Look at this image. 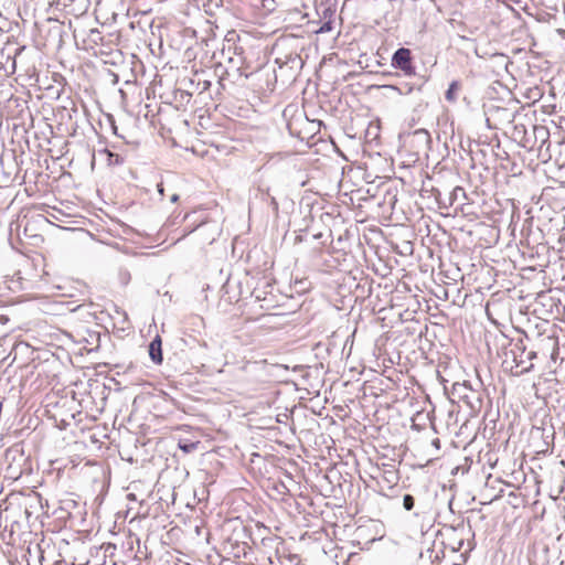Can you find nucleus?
I'll list each match as a JSON object with an SVG mask.
<instances>
[{"instance_id": "a211bd4d", "label": "nucleus", "mask_w": 565, "mask_h": 565, "mask_svg": "<svg viewBox=\"0 0 565 565\" xmlns=\"http://www.w3.org/2000/svg\"><path fill=\"white\" fill-rule=\"evenodd\" d=\"M327 12H329V14H332V11H330L329 9H326L324 14H326Z\"/></svg>"}, {"instance_id": "f03ea898", "label": "nucleus", "mask_w": 565, "mask_h": 565, "mask_svg": "<svg viewBox=\"0 0 565 565\" xmlns=\"http://www.w3.org/2000/svg\"><path fill=\"white\" fill-rule=\"evenodd\" d=\"M332 391H323V396L320 394L321 391H306V396H300L303 401L305 407L310 409L313 414L321 415L324 405L328 403L327 393Z\"/></svg>"}, {"instance_id": "9b49d317", "label": "nucleus", "mask_w": 565, "mask_h": 565, "mask_svg": "<svg viewBox=\"0 0 565 565\" xmlns=\"http://www.w3.org/2000/svg\"><path fill=\"white\" fill-rule=\"evenodd\" d=\"M415 507V498L412 494H404L403 497V508L406 511H412Z\"/></svg>"}, {"instance_id": "7ed1b4c3", "label": "nucleus", "mask_w": 565, "mask_h": 565, "mask_svg": "<svg viewBox=\"0 0 565 565\" xmlns=\"http://www.w3.org/2000/svg\"><path fill=\"white\" fill-rule=\"evenodd\" d=\"M147 392L141 398L158 412H169V405H174V399L166 391Z\"/></svg>"}, {"instance_id": "9d476101", "label": "nucleus", "mask_w": 565, "mask_h": 565, "mask_svg": "<svg viewBox=\"0 0 565 565\" xmlns=\"http://www.w3.org/2000/svg\"><path fill=\"white\" fill-rule=\"evenodd\" d=\"M63 393H65V395H62L61 396V402H62V406L65 407L67 406L70 403H74L75 399H76V396H77V393L75 390H72V391H62ZM56 405L60 404V401H56L55 402Z\"/></svg>"}, {"instance_id": "0eeeda50", "label": "nucleus", "mask_w": 565, "mask_h": 565, "mask_svg": "<svg viewBox=\"0 0 565 565\" xmlns=\"http://www.w3.org/2000/svg\"><path fill=\"white\" fill-rule=\"evenodd\" d=\"M461 89V83L458 81H454L450 83L448 89L446 90L445 97L447 102L455 103L458 98V93Z\"/></svg>"}, {"instance_id": "1a4fd4ad", "label": "nucleus", "mask_w": 565, "mask_h": 565, "mask_svg": "<svg viewBox=\"0 0 565 565\" xmlns=\"http://www.w3.org/2000/svg\"><path fill=\"white\" fill-rule=\"evenodd\" d=\"M100 153L105 154L107 157V163L108 166H117V164H121L122 163V158L117 154V153H114L111 152L110 150L108 149H104L100 151Z\"/></svg>"}, {"instance_id": "dca6fc26", "label": "nucleus", "mask_w": 565, "mask_h": 565, "mask_svg": "<svg viewBox=\"0 0 565 565\" xmlns=\"http://www.w3.org/2000/svg\"><path fill=\"white\" fill-rule=\"evenodd\" d=\"M87 393H89V391H81L79 395H84V394H87Z\"/></svg>"}, {"instance_id": "6ab92c4d", "label": "nucleus", "mask_w": 565, "mask_h": 565, "mask_svg": "<svg viewBox=\"0 0 565 565\" xmlns=\"http://www.w3.org/2000/svg\"><path fill=\"white\" fill-rule=\"evenodd\" d=\"M327 12H329V14H332V11H330L329 9H326L324 14H326Z\"/></svg>"}, {"instance_id": "f3484780", "label": "nucleus", "mask_w": 565, "mask_h": 565, "mask_svg": "<svg viewBox=\"0 0 565 565\" xmlns=\"http://www.w3.org/2000/svg\"><path fill=\"white\" fill-rule=\"evenodd\" d=\"M271 201H273V203H274L275 207L277 209L278 204H277V202L275 201V199H274V198H273V200H271Z\"/></svg>"}, {"instance_id": "39448f33", "label": "nucleus", "mask_w": 565, "mask_h": 565, "mask_svg": "<svg viewBox=\"0 0 565 565\" xmlns=\"http://www.w3.org/2000/svg\"><path fill=\"white\" fill-rule=\"evenodd\" d=\"M162 341L160 335H157L149 344V355L156 364L162 362Z\"/></svg>"}, {"instance_id": "4468645a", "label": "nucleus", "mask_w": 565, "mask_h": 565, "mask_svg": "<svg viewBox=\"0 0 565 565\" xmlns=\"http://www.w3.org/2000/svg\"><path fill=\"white\" fill-rule=\"evenodd\" d=\"M433 445H434L436 448H439V446H440V440H439L438 438H435V439L433 440Z\"/></svg>"}, {"instance_id": "f8f14e48", "label": "nucleus", "mask_w": 565, "mask_h": 565, "mask_svg": "<svg viewBox=\"0 0 565 565\" xmlns=\"http://www.w3.org/2000/svg\"><path fill=\"white\" fill-rule=\"evenodd\" d=\"M332 30V22L327 21L324 22L319 30H317V33H328Z\"/></svg>"}, {"instance_id": "2eb2a0df", "label": "nucleus", "mask_w": 565, "mask_h": 565, "mask_svg": "<svg viewBox=\"0 0 565 565\" xmlns=\"http://www.w3.org/2000/svg\"><path fill=\"white\" fill-rule=\"evenodd\" d=\"M145 395H146V393H145V394H141V395H139L138 397H135V401H138V398H139V399H141V401H143L141 397H142V396H145Z\"/></svg>"}, {"instance_id": "f257e3e1", "label": "nucleus", "mask_w": 565, "mask_h": 565, "mask_svg": "<svg viewBox=\"0 0 565 565\" xmlns=\"http://www.w3.org/2000/svg\"><path fill=\"white\" fill-rule=\"evenodd\" d=\"M444 395L457 404L459 411L467 409L471 415L479 413L488 398L486 391H444Z\"/></svg>"}, {"instance_id": "423d86ee", "label": "nucleus", "mask_w": 565, "mask_h": 565, "mask_svg": "<svg viewBox=\"0 0 565 565\" xmlns=\"http://www.w3.org/2000/svg\"><path fill=\"white\" fill-rule=\"evenodd\" d=\"M380 479L386 483L387 488L391 489L393 484H396L398 482V472L394 468L384 469L381 475Z\"/></svg>"}, {"instance_id": "ddd939ff", "label": "nucleus", "mask_w": 565, "mask_h": 565, "mask_svg": "<svg viewBox=\"0 0 565 565\" xmlns=\"http://www.w3.org/2000/svg\"><path fill=\"white\" fill-rule=\"evenodd\" d=\"M60 391H52V393L47 394L46 398L49 401L47 405H51L53 403V399L58 397Z\"/></svg>"}, {"instance_id": "20e7f679", "label": "nucleus", "mask_w": 565, "mask_h": 565, "mask_svg": "<svg viewBox=\"0 0 565 565\" xmlns=\"http://www.w3.org/2000/svg\"><path fill=\"white\" fill-rule=\"evenodd\" d=\"M392 66L403 71L406 75L414 74L415 67L411 50L405 47L398 49L392 57Z\"/></svg>"}, {"instance_id": "6e6552de", "label": "nucleus", "mask_w": 565, "mask_h": 565, "mask_svg": "<svg viewBox=\"0 0 565 565\" xmlns=\"http://www.w3.org/2000/svg\"><path fill=\"white\" fill-rule=\"evenodd\" d=\"M200 441H192L188 439H179L178 446L184 454H191L198 449Z\"/></svg>"}]
</instances>
